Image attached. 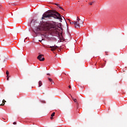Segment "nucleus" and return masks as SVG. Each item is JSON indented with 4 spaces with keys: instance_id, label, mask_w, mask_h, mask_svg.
I'll return each instance as SVG.
<instances>
[{
    "instance_id": "aec40b11",
    "label": "nucleus",
    "mask_w": 127,
    "mask_h": 127,
    "mask_svg": "<svg viewBox=\"0 0 127 127\" xmlns=\"http://www.w3.org/2000/svg\"><path fill=\"white\" fill-rule=\"evenodd\" d=\"M68 88H69V89H71V86L69 85V86H68Z\"/></svg>"
},
{
    "instance_id": "6e6552de",
    "label": "nucleus",
    "mask_w": 127,
    "mask_h": 127,
    "mask_svg": "<svg viewBox=\"0 0 127 127\" xmlns=\"http://www.w3.org/2000/svg\"><path fill=\"white\" fill-rule=\"evenodd\" d=\"M70 24H74V27H75V22H76V21H74L73 22H71V21H70V19H68Z\"/></svg>"
},
{
    "instance_id": "39448f33",
    "label": "nucleus",
    "mask_w": 127,
    "mask_h": 127,
    "mask_svg": "<svg viewBox=\"0 0 127 127\" xmlns=\"http://www.w3.org/2000/svg\"><path fill=\"white\" fill-rule=\"evenodd\" d=\"M43 56V55H40L37 57V59H38V60H39L40 61H44V60H45V59H44V58H42V57Z\"/></svg>"
},
{
    "instance_id": "1a4fd4ad",
    "label": "nucleus",
    "mask_w": 127,
    "mask_h": 127,
    "mask_svg": "<svg viewBox=\"0 0 127 127\" xmlns=\"http://www.w3.org/2000/svg\"><path fill=\"white\" fill-rule=\"evenodd\" d=\"M42 86V82L41 81H39V87H41Z\"/></svg>"
},
{
    "instance_id": "f257e3e1",
    "label": "nucleus",
    "mask_w": 127,
    "mask_h": 127,
    "mask_svg": "<svg viewBox=\"0 0 127 127\" xmlns=\"http://www.w3.org/2000/svg\"><path fill=\"white\" fill-rule=\"evenodd\" d=\"M50 17H54L56 19H59L61 22H62V17H61V14L58 13L56 11L50 10L45 12L42 17V19H44V18H50Z\"/></svg>"
},
{
    "instance_id": "a211bd4d",
    "label": "nucleus",
    "mask_w": 127,
    "mask_h": 127,
    "mask_svg": "<svg viewBox=\"0 0 127 127\" xmlns=\"http://www.w3.org/2000/svg\"><path fill=\"white\" fill-rule=\"evenodd\" d=\"M8 80H9V77H8V76H7V81H8Z\"/></svg>"
},
{
    "instance_id": "4468645a",
    "label": "nucleus",
    "mask_w": 127,
    "mask_h": 127,
    "mask_svg": "<svg viewBox=\"0 0 127 127\" xmlns=\"http://www.w3.org/2000/svg\"><path fill=\"white\" fill-rule=\"evenodd\" d=\"M49 81H50V82H52L53 80L52 79L49 78Z\"/></svg>"
},
{
    "instance_id": "6ab92c4d",
    "label": "nucleus",
    "mask_w": 127,
    "mask_h": 127,
    "mask_svg": "<svg viewBox=\"0 0 127 127\" xmlns=\"http://www.w3.org/2000/svg\"><path fill=\"white\" fill-rule=\"evenodd\" d=\"M51 120H53V117L51 116Z\"/></svg>"
},
{
    "instance_id": "412c9836",
    "label": "nucleus",
    "mask_w": 127,
    "mask_h": 127,
    "mask_svg": "<svg viewBox=\"0 0 127 127\" xmlns=\"http://www.w3.org/2000/svg\"><path fill=\"white\" fill-rule=\"evenodd\" d=\"M47 75H50V74H49V73H47Z\"/></svg>"
},
{
    "instance_id": "dca6fc26",
    "label": "nucleus",
    "mask_w": 127,
    "mask_h": 127,
    "mask_svg": "<svg viewBox=\"0 0 127 127\" xmlns=\"http://www.w3.org/2000/svg\"><path fill=\"white\" fill-rule=\"evenodd\" d=\"M93 3H94V2H91V3H90V5H92V4H93Z\"/></svg>"
},
{
    "instance_id": "9d476101",
    "label": "nucleus",
    "mask_w": 127,
    "mask_h": 127,
    "mask_svg": "<svg viewBox=\"0 0 127 127\" xmlns=\"http://www.w3.org/2000/svg\"><path fill=\"white\" fill-rule=\"evenodd\" d=\"M9 74V72H8V70H6V77H8Z\"/></svg>"
},
{
    "instance_id": "423d86ee",
    "label": "nucleus",
    "mask_w": 127,
    "mask_h": 127,
    "mask_svg": "<svg viewBox=\"0 0 127 127\" xmlns=\"http://www.w3.org/2000/svg\"><path fill=\"white\" fill-rule=\"evenodd\" d=\"M50 48H51L52 51H55L56 49H57V48H58V47H57V46H50Z\"/></svg>"
},
{
    "instance_id": "f8f14e48",
    "label": "nucleus",
    "mask_w": 127,
    "mask_h": 127,
    "mask_svg": "<svg viewBox=\"0 0 127 127\" xmlns=\"http://www.w3.org/2000/svg\"><path fill=\"white\" fill-rule=\"evenodd\" d=\"M55 116V112L53 113V114L51 115V117H54Z\"/></svg>"
},
{
    "instance_id": "f3484780",
    "label": "nucleus",
    "mask_w": 127,
    "mask_h": 127,
    "mask_svg": "<svg viewBox=\"0 0 127 127\" xmlns=\"http://www.w3.org/2000/svg\"><path fill=\"white\" fill-rule=\"evenodd\" d=\"M13 125H16V122H13Z\"/></svg>"
},
{
    "instance_id": "20e7f679",
    "label": "nucleus",
    "mask_w": 127,
    "mask_h": 127,
    "mask_svg": "<svg viewBox=\"0 0 127 127\" xmlns=\"http://www.w3.org/2000/svg\"><path fill=\"white\" fill-rule=\"evenodd\" d=\"M42 31V28L40 26H39L38 27H36L34 30V33H36V34H38L39 33H41Z\"/></svg>"
},
{
    "instance_id": "0eeeda50",
    "label": "nucleus",
    "mask_w": 127,
    "mask_h": 127,
    "mask_svg": "<svg viewBox=\"0 0 127 127\" xmlns=\"http://www.w3.org/2000/svg\"><path fill=\"white\" fill-rule=\"evenodd\" d=\"M5 103H6V101L4 99H3V100H2V103L0 105V106H4V104H5Z\"/></svg>"
},
{
    "instance_id": "b1692460",
    "label": "nucleus",
    "mask_w": 127,
    "mask_h": 127,
    "mask_svg": "<svg viewBox=\"0 0 127 127\" xmlns=\"http://www.w3.org/2000/svg\"><path fill=\"white\" fill-rule=\"evenodd\" d=\"M24 41L25 42V40H24Z\"/></svg>"
},
{
    "instance_id": "393cba45",
    "label": "nucleus",
    "mask_w": 127,
    "mask_h": 127,
    "mask_svg": "<svg viewBox=\"0 0 127 127\" xmlns=\"http://www.w3.org/2000/svg\"><path fill=\"white\" fill-rule=\"evenodd\" d=\"M40 41V42H41V41Z\"/></svg>"
},
{
    "instance_id": "9b49d317",
    "label": "nucleus",
    "mask_w": 127,
    "mask_h": 127,
    "mask_svg": "<svg viewBox=\"0 0 127 127\" xmlns=\"http://www.w3.org/2000/svg\"><path fill=\"white\" fill-rule=\"evenodd\" d=\"M72 99L73 101H74V102L75 103H77V99H75V98H74L73 97H72Z\"/></svg>"
},
{
    "instance_id": "7ed1b4c3",
    "label": "nucleus",
    "mask_w": 127,
    "mask_h": 127,
    "mask_svg": "<svg viewBox=\"0 0 127 127\" xmlns=\"http://www.w3.org/2000/svg\"><path fill=\"white\" fill-rule=\"evenodd\" d=\"M74 23L75 28H79L80 25H83V24L84 23V21L81 20V19H80L79 17H77V20L75 22H74Z\"/></svg>"
},
{
    "instance_id": "4be33fe9",
    "label": "nucleus",
    "mask_w": 127,
    "mask_h": 127,
    "mask_svg": "<svg viewBox=\"0 0 127 127\" xmlns=\"http://www.w3.org/2000/svg\"><path fill=\"white\" fill-rule=\"evenodd\" d=\"M64 17V19H65V18H64V17Z\"/></svg>"
},
{
    "instance_id": "5701e85b",
    "label": "nucleus",
    "mask_w": 127,
    "mask_h": 127,
    "mask_svg": "<svg viewBox=\"0 0 127 127\" xmlns=\"http://www.w3.org/2000/svg\"><path fill=\"white\" fill-rule=\"evenodd\" d=\"M64 17V19H65V18H64V17Z\"/></svg>"
},
{
    "instance_id": "2eb2a0df",
    "label": "nucleus",
    "mask_w": 127,
    "mask_h": 127,
    "mask_svg": "<svg viewBox=\"0 0 127 127\" xmlns=\"http://www.w3.org/2000/svg\"><path fill=\"white\" fill-rule=\"evenodd\" d=\"M54 4H55L56 5H57V6H59V5H60L59 4H57V3H54Z\"/></svg>"
},
{
    "instance_id": "f03ea898",
    "label": "nucleus",
    "mask_w": 127,
    "mask_h": 127,
    "mask_svg": "<svg viewBox=\"0 0 127 127\" xmlns=\"http://www.w3.org/2000/svg\"><path fill=\"white\" fill-rule=\"evenodd\" d=\"M46 26L48 27L50 29L53 28L55 30L56 32H58V26L56 25V22H48L46 24Z\"/></svg>"
},
{
    "instance_id": "ddd939ff",
    "label": "nucleus",
    "mask_w": 127,
    "mask_h": 127,
    "mask_svg": "<svg viewBox=\"0 0 127 127\" xmlns=\"http://www.w3.org/2000/svg\"><path fill=\"white\" fill-rule=\"evenodd\" d=\"M59 8H60L61 9H63V10H64V9H63V7L60 6V5L59 6Z\"/></svg>"
}]
</instances>
